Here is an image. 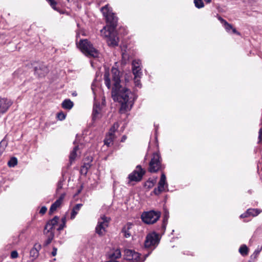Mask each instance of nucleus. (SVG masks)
Masks as SVG:
<instances>
[{
  "instance_id": "obj_1",
  "label": "nucleus",
  "mask_w": 262,
  "mask_h": 262,
  "mask_svg": "<svg viewBox=\"0 0 262 262\" xmlns=\"http://www.w3.org/2000/svg\"><path fill=\"white\" fill-rule=\"evenodd\" d=\"M113 88L112 96L115 101L121 104L120 112L124 113L133 107L137 98L135 94L120 84V72L116 68L112 69Z\"/></svg>"
},
{
  "instance_id": "obj_2",
  "label": "nucleus",
  "mask_w": 262,
  "mask_h": 262,
  "mask_svg": "<svg viewBox=\"0 0 262 262\" xmlns=\"http://www.w3.org/2000/svg\"><path fill=\"white\" fill-rule=\"evenodd\" d=\"M101 11L107 23V25L101 30V35L105 38L109 46H117L119 42V38L116 31L118 18L108 5L102 7Z\"/></svg>"
},
{
  "instance_id": "obj_3",
  "label": "nucleus",
  "mask_w": 262,
  "mask_h": 262,
  "mask_svg": "<svg viewBox=\"0 0 262 262\" xmlns=\"http://www.w3.org/2000/svg\"><path fill=\"white\" fill-rule=\"evenodd\" d=\"M77 45L81 51L87 56L94 58L99 56V51L87 39H80L78 43L77 42Z\"/></svg>"
},
{
  "instance_id": "obj_4",
  "label": "nucleus",
  "mask_w": 262,
  "mask_h": 262,
  "mask_svg": "<svg viewBox=\"0 0 262 262\" xmlns=\"http://www.w3.org/2000/svg\"><path fill=\"white\" fill-rule=\"evenodd\" d=\"M162 158L159 152L153 153L151 159L149 163L148 171L151 173L161 171L165 168L162 163Z\"/></svg>"
},
{
  "instance_id": "obj_5",
  "label": "nucleus",
  "mask_w": 262,
  "mask_h": 262,
  "mask_svg": "<svg viewBox=\"0 0 262 262\" xmlns=\"http://www.w3.org/2000/svg\"><path fill=\"white\" fill-rule=\"evenodd\" d=\"M160 216V212L150 210L143 212L141 214V218L144 223L146 224H152L159 220Z\"/></svg>"
},
{
  "instance_id": "obj_6",
  "label": "nucleus",
  "mask_w": 262,
  "mask_h": 262,
  "mask_svg": "<svg viewBox=\"0 0 262 262\" xmlns=\"http://www.w3.org/2000/svg\"><path fill=\"white\" fill-rule=\"evenodd\" d=\"M110 218L105 215L101 216L98 221L97 225L95 228L96 233L99 236L104 235L106 232V228L108 226Z\"/></svg>"
},
{
  "instance_id": "obj_7",
  "label": "nucleus",
  "mask_w": 262,
  "mask_h": 262,
  "mask_svg": "<svg viewBox=\"0 0 262 262\" xmlns=\"http://www.w3.org/2000/svg\"><path fill=\"white\" fill-rule=\"evenodd\" d=\"M160 241V235L155 232L148 234L146 237L144 245L146 248L155 249Z\"/></svg>"
},
{
  "instance_id": "obj_8",
  "label": "nucleus",
  "mask_w": 262,
  "mask_h": 262,
  "mask_svg": "<svg viewBox=\"0 0 262 262\" xmlns=\"http://www.w3.org/2000/svg\"><path fill=\"white\" fill-rule=\"evenodd\" d=\"M144 173L145 170L142 168L141 166L140 165L137 166L136 169L130 173L128 176V179H129L128 183L133 181H140Z\"/></svg>"
},
{
  "instance_id": "obj_9",
  "label": "nucleus",
  "mask_w": 262,
  "mask_h": 262,
  "mask_svg": "<svg viewBox=\"0 0 262 262\" xmlns=\"http://www.w3.org/2000/svg\"><path fill=\"white\" fill-rule=\"evenodd\" d=\"M119 126L118 122L114 123L112 127L110 128L108 135L106 136V138L104 141V144L107 146H109L111 144H112L114 139L116 138L115 133L117 130Z\"/></svg>"
},
{
  "instance_id": "obj_10",
  "label": "nucleus",
  "mask_w": 262,
  "mask_h": 262,
  "mask_svg": "<svg viewBox=\"0 0 262 262\" xmlns=\"http://www.w3.org/2000/svg\"><path fill=\"white\" fill-rule=\"evenodd\" d=\"M124 258L127 260L132 262H139L140 255L134 250L126 249L124 251Z\"/></svg>"
},
{
  "instance_id": "obj_11",
  "label": "nucleus",
  "mask_w": 262,
  "mask_h": 262,
  "mask_svg": "<svg viewBox=\"0 0 262 262\" xmlns=\"http://www.w3.org/2000/svg\"><path fill=\"white\" fill-rule=\"evenodd\" d=\"M166 176L164 173L161 174L160 180L158 183V186L157 188H155L154 190V193L156 195L160 194L162 192L165 190V186H167V184L166 183Z\"/></svg>"
},
{
  "instance_id": "obj_12",
  "label": "nucleus",
  "mask_w": 262,
  "mask_h": 262,
  "mask_svg": "<svg viewBox=\"0 0 262 262\" xmlns=\"http://www.w3.org/2000/svg\"><path fill=\"white\" fill-rule=\"evenodd\" d=\"M12 104L11 100L0 96V114L5 113Z\"/></svg>"
},
{
  "instance_id": "obj_13",
  "label": "nucleus",
  "mask_w": 262,
  "mask_h": 262,
  "mask_svg": "<svg viewBox=\"0 0 262 262\" xmlns=\"http://www.w3.org/2000/svg\"><path fill=\"white\" fill-rule=\"evenodd\" d=\"M141 61L139 60H134L132 62V71L134 77L141 78L142 73L141 71Z\"/></svg>"
},
{
  "instance_id": "obj_14",
  "label": "nucleus",
  "mask_w": 262,
  "mask_h": 262,
  "mask_svg": "<svg viewBox=\"0 0 262 262\" xmlns=\"http://www.w3.org/2000/svg\"><path fill=\"white\" fill-rule=\"evenodd\" d=\"M34 73L39 77L45 76L48 72V69L43 63H38L34 66Z\"/></svg>"
},
{
  "instance_id": "obj_15",
  "label": "nucleus",
  "mask_w": 262,
  "mask_h": 262,
  "mask_svg": "<svg viewBox=\"0 0 262 262\" xmlns=\"http://www.w3.org/2000/svg\"><path fill=\"white\" fill-rule=\"evenodd\" d=\"M59 217L57 216H54L52 220H50L45 227L43 233H48L49 232H53V229L57 225Z\"/></svg>"
},
{
  "instance_id": "obj_16",
  "label": "nucleus",
  "mask_w": 262,
  "mask_h": 262,
  "mask_svg": "<svg viewBox=\"0 0 262 262\" xmlns=\"http://www.w3.org/2000/svg\"><path fill=\"white\" fill-rule=\"evenodd\" d=\"M101 116V107L99 103H95L94 104L93 113H92V120L95 121L99 119Z\"/></svg>"
},
{
  "instance_id": "obj_17",
  "label": "nucleus",
  "mask_w": 262,
  "mask_h": 262,
  "mask_svg": "<svg viewBox=\"0 0 262 262\" xmlns=\"http://www.w3.org/2000/svg\"><path fill=\"white\" fill-rule=\"evenodd\" d=\"M262 212V210L259 209L250 208L247 209L246 212L241 214V218H245L249 216H256Z\"/></svg>"
},
{
  "instance_id": "obj_18",
  "label": "nucleus",
  "mask_w": 262,
  "mask_h": 262,
  "mask_svg": "<svg viewBox=\"0 0 262 262\" xmlns=\"http://www.w3.org/2000/svg\"><path fill=\"white\" fill-rule=\"evenodd\" d=\"M65 195V193L61 194L60 197L51 205L49 210L50 214H52L61 205Z\"/></svg>"
},
{
  "instance_id": "obj_19",
  "label": "nucleus",
  "mask_w": 262,
  "mask_h": 262,
  "mask_svg": "<svg viewBox=\"0 0 262 262\" xmlns=\"http://www.w3.org/2000/svg\"><path fill=\"white\" fill-rule=\"evenodd\" d=\"M41 245L36 243L30 251V256L32 260L36 259L39 255V251L41 249Z\"/></svg>"
},
{
  "instance_id": "obj_20",
  "label": "nucleus",
  "mask_w": 262,
  "mask_h": 262,
  "mask_svg": "<svg viewBox=\"0 0 262 262\" xmlns=\"http://www.w3.org/2000/svg\"><path fill=\"white\" fill-rule=\"evenodd\" d=\"M133 224L131 223H127L125 224L122 229V232L123 234V236L126 238L129 237L132 234L130 230L132 228Z\"/></svg>"
},
{
  "instance_id": "obj_21",
  "label": "nucleus",
  "mask_w": 262,
  "mask_h": 262,
  "mask_svg": "<svg viewBox=\"0 0 262 262\" xmlns=\"http://www.w3.org/2000/svg\"><path fill=\"white\" fill-rule=\"evenodd\" d=\"M78 146H76L74 147L73 150L71 151L69 157V161L71 165L75 161L76 158L77 157V151L78 150Z\"/></svg>"
},
{
  "instance_id": "obj_22",
  "label": "nucleus",
  "mask_w": 262,
  "mask_h": 262,
  "mask_svg": "<svg viewBox=\"0 0 262 262\" xmlns=\"http://www.w3.org/2000/svg\"><path fill=\"white\" fill-rule=\"evenodd\" d=\"M74 105L73 102L69 99H65L61 104V106L63 108L66 110H71Z\"/></svg>"
},
{
  "instance_id": "obj_23",
  "label": "nucleus",
  "mask_w": 262,
  "mask_h": 262,
  "mask_svg": "<svg viewBox=\"0 0 262 262\" xmlns=\"http://www.w3.org/2000/svg\"><path fill=\"white\" fill-rule=\"evenodd\" d=\"M104 80L105 85L108 89H110L112 86V81L110 77V74L108 72L106 71L105 72L104 75Z\"/></svg>"
},
{
  "instance_id": "obj_24",
  "label": "nucleus",
  "mask_w": 262,
  "mask_h": 262,
  "mask_svg": "<svg viewBox=\"0 0 262 262\" xmlns=\"http://www.w3.org/2000/svg\"><path fill=\"white\" fill-rule=\"evenodd\" d=\"M82 206L81 204H76L73 208L71 214V219L73 220L75 219L76 214L78 213V211L80 209L81 207Z\"/></svg>"
},
{
  "instance_id": "obj_25",
  "label": "nucleus",
  "mask_w": 262,
  "mask_h": 262,
  "mask_svg": "<svg viewBox=\"0 0 262 262\" xmlns=\"http://www.w3.org/2000/svg\"><path fill=\"white\" fill-rule=\"evenodd\" d=\"M91 164L90 162L88 163H84L81 166L80 172L82 174H86L89 169L91 167Z\"/></svg>"
},
{
  "instance_id": "obj_26",
  "label": "nucleus",
  "mask_w": 262,
  "mask_h": 262,
  "mask_svg": "<svg viewBox=\"0 0 262 262\" xmlns=\"http://www.w3.org/2000/svg\"><path fill=\"white\" fill-rule=\"evenodd\" d=\"M44 234H45L47 237V239L45 242V245L47 246L51 243L54 237V234L53 232H49L48 233H44Z\"/></svg>"
},
{
  "instance_id": "obj_27",
  "label": "nucleus",
  "mask_w": 262,
  "mask_h": 262,
  "mask_svg": "<svg viewBox=\"0 0 262 262\" xmlns=\"http://www.w3.org/2000/svg\"><path fill=\"white\" fill-rule=\"evenodd\" d=\"M248 248L246 245H242L239 249V252L244 256L248 255Z\"/></svg>"
},
{
  "instance_id": "obj_28",
  "label": "nucleus",
  "mask_w": 262,
  "mask_h": 262,
  "mask_svg": "<svg viewBox=\"0 0 262 262\" xmlns=\"http://www.w3.org/2000/svg\"><path fill=\"white\" fill-rule=\"evenodd\" d=\"M156 180L155 179H149L144 184V187L147 189L151 188L155 184Z\"/></svg>"
},
{
  "instance_id": "obj_29",
  "label": "nucleus",
  "mask_w": 262,
  "mask_h": 262,
  "mask_svg": "<svg viewBox=\"0 0 262 262\" xmlns=\"http://www.w3.org/2000/svg\"><path fill=\"white\" fill-rule=\"evenodd\" d=\"M17 164V160L15 157H12L8 162V165L10 167H14Z\"/></svg>"
},
{
  "instance_id": "obj_30",
  "label": "nucleus",
  "mask_w": 262,
  "mask_h": 262,
  "mask_svg": "<svg viewBox=\"0 0 262 262\" xmlns=\"http://www.w3.org/2000/svg\"><path fill=\"white\" fill-rule=\"evenodd\" d=\"M121 256V252L120 250L119 249H117L115 251V252L111 254V259L114 260L113 259H117Z\"/></svg>"
},
{
  "instance_id": "obj_31",
  "label": "nucleus",
  "mask_w": 262,
  "mask_h": 262,
  "mask_svg": "<svg viewBox=\"0 0 262 262\" xmlns=\"http://www.w3.org/2000/svg\"><path fill=\"white\" fill-rule=\"evenodd\" d=\"M195 6L199 9L204 7V5L202 0H194Z\"/></svg>"
},
{
  "instance_id": "obj_32",
  "label": "nucleus",
  "mask_w": 262,
  "mask_h": 262,
  "mask_svg": "<svg viewBox=\"0 0 262 262\" xmlns=\"http://www.w3.org/2000/svg\"><path fill=\"white\" fill-rule=\"evenodd\" d=\"M48 2L50 4L51 7L55 10L58 11V9L56 7L57 3L54 0H47Z\"/></svg>"
},
{
  "instance_id": "obj_33",
  "label": "nucleus",
  "mask_w": 262,
  "mask_h": 262,
  "mask_svg": "<svg viewBox=\"0 0 262 262\" xmlns=\"http://www.w3.org/2000/svg\"><path fill=\"white\" fill-rule=\"evenodd\" d=\"M224 26L226 31L228 33H231V31L233 28L232 25L229 24L228 23H226V24Z\"/></svg>"
},
{
  "instance_id": "obj_34",
  "label": "nucleus",
  "mask_w": 262,
  "mask_h": 262,
  "mask_svg": "<svg viewBox=\"0 0 262 262\" xmlns=\"http://www.w3.org/2000/svg\"><path fill=\"white\" fill-rule=\"evenodd\" d=\"M140 78L134 77V82L135 86L139 88H141V83L140 82Z\"/></svg>"
},
{
  "instance_id": "obj_35",
  "label": "nucleus",
  "mask_w": 262,
  "mask_h": 262,
  "mask_svg": "<svg viewBox=\"0 0 262 262\" xmlns=\"http://www.w3.org/2000/svg\"><path fill=\"white\" fill-rule=\"evenodd\" d=\"M57 117L59 120L62 121L66 118V115L62 112H60L57 114Z\"/></svg>"
},
{
  "instance_id": "obj_36",
  "label": "nucleus",
  "mask_w": 262,
  "mask_h": 262,
  "mask_svg": "<svg viewBox=\"0 0 262 262\" xmlns=\"http://www.w3.org/2000/svg\"><path fill=\"white\" fill-rule=\"evenodd\" d=\"M62 183H63V181L61 180H60L58 181V182L57 183V189H56L57 192H58L61 189H62V185H63Z\"/></svg>"
},
{
  "instance_id": "obj_37",
  "label": "nucleus",
  "mask_w": 262,
  "mask_h": 262,
  "mask_svg": "<svg viewBox=\"0 0 262 262\" xmlns=\"http://www.w3.org/2000/svg\"><path fill=\"white\" fill-rule=\"evenodd\" d=\"M258 134V143H260L262 142V126L259 130Z\"/></svg>"
},
{
  "instance_id": "obj_38",
  "label": "nucleus",
  "mask_w": 262,
  "mask_h": 262,
  "mask_svg": "<svg viewBox=\"0 0 262 262\" xmlns=\"http://www.w3.org/2000/svg\"><path fill=\"white\" fill-rule=\"evenodd\" d=\"M18 253L16 251H13L11 253V257L12 258H16L18 257Z\"/></svg>"
},
{
  "instance_id": "obj_39",
  "label": "nucleus",
  "mask_w": 262,
  "mask_h": 262,
  "mask_svg": "<svg viewBox=\"0 0 262 262\" xmlns=\"http://www.w3.org/2000/svg\"><path fill=\"white\" fill-rule=\"evenodd\" d=\"M47 210V207L45 206H43L41 208V209L39 211V213L42 214H43L46 212Z\"/></svg>"
},
{
  "instance_id": "obj_40",
  "label": "nucleus",
  "mask_w": 262,
  "mask_h": 262,
  "mask_svg": "<svg viewBox=\"0 0 262 262\" xmlns=\"http://www.w3.org/2000/svg\"><path fill=\"white\" fill-rule=\"evenodd\" d=\"M167 221V217L165 215L164 216V219H163V224H162V228H164V229H165V228H166V225Z\"/></svg>"
},
{
  "instance_id": "obj_41",
  "label": "nucleus",
  "mask_w": 262,
  "mask_h": 262,
  "mask_svg": "<svg viewBox=\"0 0 262 262\" xmlns=\"http://www.w3.org/2000/svg\"><path fill=\"white\" fill-rule=\"evenodd\" d=\"M57 249L56 248H55V247H54L53 248V251H52V253H51L52 255L53 256H56V255L57 254Z\"/></svg>"
},
{
  "instance_id": "obj_42",
  "label": "nucleus",
  "mask_w": 262,
  "mask_h": 262,
  "mask_svg": "<svg viewBox=\"0 0 262 262\" xmlns=\"http://www.w3.org/2000/svg\"><path fill=\"white\" fill-rule=\"evenodd\" d=\"M231 32H232V33H233V34H237V35H241L240 33H239V32H238V31L236 30V29H235V28H232V30L231 31Z\"/></svg>"
},
{
  "instance_id": "obj_43",
  "label": "nucleus",
  "mask_w": 262,
  "mask_h": 262,
  "mask_svg": "<svg viewBox=\"0 0 262 262\" xmlns=\"http://www.w3.org/2000/svg\"><path fill=\"white\" fill-rule=\"evenodd\" d=\"M219 19L223 24L224 26L226 24V23H228L226 20L224 19L221 17H219Z\"/></svg>"
},
{
  "instance_id": "obj_44",
  "label": "nucleus",
  "mask_w": 262,
  "mask_h": 262,
  "mask_svg": "<svg viewBox=\"0 0 262 262\" xmlns=\"http://www.w3.org/2000/svg\"><path fill=\"white\" fill-rule=\"evenodd\" d=\"M65 226V225L63 224L62 223L60 225L59 227L58 228L57 230H61L63 229V228Z\"/></svg>"
},
{
  "instance_id": "obj_45",
  "label": "nucleus",
  "mask_w": 262,
  "mask_h": 262,
  "mask_svg": "<svg viewBox=\"0 0 262 262\" xmlns=\"http://www.w3.org/2000/svg\"><path fill=\"white\" fill-rule=\"evenodd\" d=\"M127 138V137L125 136V135H124L122 138H121V141L123 142L125 141V140Z\"/></svg>"
},
{
  "instance_id": "obj_46",
  "label": "nucleus",
  "mask_w": 262,
  "mask_h": 262,
  "mask_svg": "<svg viewBox=\"0 0 262 262\" xmlns=\"http://www.w3.org/2000/svg\"><path fill=\"white\" fill-rule=\"evenodd\" d=\"M3 146H6V145L5 144V142L2 141L0 142V148Z\"/></svg>"
},
{
  "instance_id": "obj_47",
  "label": "nucleus",
  "mask_w": 262,
  "mask_h": 262,
  "mask_svg": "<svg viewBox=\"0 0 262 262\" xmlns=\"http://www.w3.org/2000/svg\"><path fill=\"white\" fill-rule=\"evenodd\" d=\"M61 221H62V223L64 225L66 224V217H63L61 219Z\"/></svg>"
},
{
  "instance_id": "obj_48",
  "label": "nucleus",
  "mask_w": 262,
  "mask_h": 262,
  "mask_svg": "<svg viewBox=\"0 0 262 262\" xmlns=\"http://www.w3.org/2000/svg\"><path fill=\"white\" fill-rule=\"evenodd\" d=\"M106 262H118V261L117 260H113V259H111L108 261H106Z\"/></svg>"
},
{
  "instance_id": "obj_49",
  "label": "nucleus",
  "mask_w": 262,
  "mask_h": 262,
  "mask_svg": "<svg viewBox=\"0 0 262 262\" xmlns=\"http://www.w3.org/2000/svg\"><path fill=\"white\" fill-rule=\"evenodd\" d=\"M206 3H210L211 2V0H204Z\"/></svg>"
},
{
  "instance_id": "obj_50",
  "label": "nucleus",
  "mask_w": 262,
  "mask_h": 262,
  "mask_svg": "<svg viewBox=\"0 0 262 262\" xmlns=\"http://www.w3.org/2000/svg\"><path fill=\"white\" fill-rule=\"evenodd\" d=\"M80 191H81V190H79L78 191V193H80Z\"/></svg>"
},
{
  "instance_id": "obj_51",
  "label": "nucleus",
  "mask_w": 262,
  "mask_h": 262,
  "mask_svg": "<svg viewBox=\"0 0 262 262\" xmlns=\"http://www.w3.org/2000/svg\"><path fill=\"white\" fill-rule=\"evenodd\" d=\"M68 1H70V0H67Z\"/></svg>"
}]
</instances>
